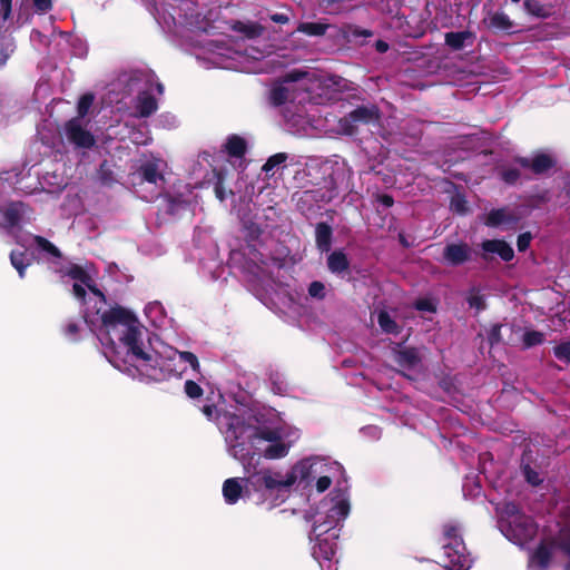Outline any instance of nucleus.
I'll return each mask as SVG.
<instances>
[{"instance_id":"0e129e2a","label":"nucleus","mask_w":570,"mask_h":570,"mask_svg":"<svg viewBox=\"0 0 570 570\" xmlns=\"http://www.w3.org/2000/svg\"><path fill=\"white\" fill-rule=\"evenodd\" d=\"M375 49H376L379 52L383 53V52H386V51L389 50V45H387V42H385V41H383V40H377V41L375 42Z\"/></svg>"},{"instance_id":"9d476101","label":"nucleus","mask_w":570,"mask_h":570,"mask_svg":"<svg viewBox=\"0 0 570 570\" xmlns=\"http://www.w3.org/2000/svg\"><path fill=\"white\" fill-rule=\"evenodd\" d=\"M482 22L493 33L507 32L510 33L514 28V22L503 11H489L483 18Z\"/></svg>"},{"instance_id":"ea45409f","label":"nucleus","mask_w":570,"mask_h":570,"mask_svg":"<svg viewBox=\"0 0 570 570\" xmlns=\"http://www.w3.org/2000/svg\"><path fill=\"white\" fill-rule=\"evenodd\" d=\"M550 199V191L548 189H544L540 193L530 195L528 197V205L532 208H539L540 206L549 203Z\"/></svg>"},{"instance_id":"2f4dec72","label":"nucleus","mask_w":570,"mask_h":570,"mask_svg":"<svg viewBox=\"0 0 570 570\" xmlns=\"http://www.w3.org/2000/svg\"><path fill=\"white\" fill-rule=\"evenodd\" d=\"M33 240H35V244L40 249L50 254L51 256H53L56 258H60L62 256L60 249L55 244H52L50 240H48L47 238L37 235L33 237Z\"/></svg>"},{"instance_id":"6ab92c4d","label":"nucleus","mask_w":570,"mask_h":570,"mask_svg":"<svg viewBox=\"0 0 570 570\" xmlns=\"http://www.w3.org/2000/svg\"><path fill=\"white\" fill-rule=\"evenodd\" d=\"M223 495L228 504H235L243 495V487L238 479H227L223 484Z\"/></svg>"},{"instance_id":"7ed1b4c3","label":"nucleus","mask_w":570,"mask_h":570,"mask_svg":"<svg viewBox=\"0 0 570 570\" xmlns=\"http://www.w3.org/2000/svg\"><path fill=\"white\" fill-rule=\"evenodd\" d=\"M558 165L557 157L547 151L537 150L530 157L514 156L512 164L500 165L498 176L501 181L508 186H515L521 183L522 169L529 170L534 176L548 175Z\"/></svg>"},{"instance_id":"5fc2aeb1","label":"nucleus","mask_w":570,"mask_h":570,"mask_svg":"<svg viewBox=\"0 0 570 570\" xmlns=\"http://www.w3.org/2000/svg\"><path fill=\"white\" fill-rule=\"evenodd\" d=\"M79 331L80 326L77 322H69L63 328L65 335L73 340L78 335Z\"/></svg>"},{"instance_id":"f8f14e48","label":"nucleus","mask_w":570,"mask_h":570,"mask_svg":"<svg viewBox=\"0 0 570 570\" xmlns=\"http://www.w3.org/2000/svg\"><path fill=\"white\" fill-rule=\"evenodd\" d=\"M505 513L513 518L511 524L513 523L519 528L525 538L532 537L535 533L533 520L530 517L520 513L517 504L508 503L505 505Z\"/></svg>"},{"instance_id":"603ef678","label":"nucleus","mask_w":570,"mask_h":570,"mask_svg":"<svg viewBox=\"0 0 570 570\" xmlns=\"http://www.w3.org/2000/svg\"><path fill=\"white\" fill-rule=\"evenodd\" d=\"M532 236L529 232L522 233L517 238V247L519 252H525L531 243Z\"/></svg>"},{"instance_id":"6e6552de","label":"nucleus","mask_w":570,"mask_h":570,"mask_svg":"<svg viewBox=\"0 0 570 570\" xmlns=\"http://www.w3.org/2000/svg\"><path fill=\"white\" fill-rule=\"evenodd\" d=\"M472 249L466 243L448 244L443 249V259L451 266H460L471 259Z\"/></svg>"},{"instance_id":"e433bc0d","label":"nucleus","mask_w":570,"mask_h":570,"mask_svg":"<svg viewBox=\"0 0 570 570\" xmlns=\"http://www.w3.org/2000/svg\"><path fill=\"white\" fill-rule=\"evenodd\" d=\"M444 543H455V541H463L460 535L459 527L453 523L443 525Z\"/></svg>"},{"instance_id":"49530a36","label":"nucleus","mask_w":570,"mask_h":570,"mask_svg":"<svg viewBox=\"0 0 570 570\" xmlns=\"http://www.w3.org/2000/svg\"><path fill=\"white\" fill-rule=\"evenodd\" d=\"M178 355L180 361L188 363L194 371L199 372L200 364L198 357L193 352L183 351Z\"/></svg>"},{"instance_id":"c756f323","label":"nucleus","mask_w":570,"mask_h":570,"mask_svg":"<svg viewBox=\"0 0 570 570\" xmlns=\"http://www.w3.org/2000/svg\"><path fill=\"white\" fill-rule=\"evenodd\" d=\"M544 342V334L540 331L530 330L525 331L522 337L523 348L528 350Z\"/></svg>"},{"instance_id":"20e7f679","label":"nucleus","mask_w":570,"mask_h":570,"mask_svg":"<svg viewBox=\"0 0 570 570\" xmlns=\"http://www.w3.org/2000/svg\"><path fill=\"white\" fill-rule=\"evenodd\" d=\"M380 119V110L375 105L358 106L338 120V127L344 135L353 136L358 132L361 125H371Z\"/></svg>"},{"instance_id":"a18cd8bd","label":"nucleus","mask_w":570,"mask_h":570,"mask_svg":"<svg viewBox=\"0 0 570 570\" xmlns=\"http://www.w3.org/2000/svg\"><path fill=\"white\" fill-rule=\"evenodd\" d=\"M522 472H523L525 481L529 484L537 487L542 482L539 473L535 470H533L529 464H525L522 466Z\"/></svg>"},{"instance_id":"052dcab7","label":"nucleus","mask_w":570,"mask_h":570,"mask_svg":"<svg viewBox=\"0 0 570 570\" xmlns=\"http://www.w3.org/2000/svg\"><path fill=\"white\" fill-rule=\"evenodd\" d=\"M271 20L276 23L285 24L289 21V18L285 13H274L271 16Z\"/></svg>"},{"instance_id":"13d9d810","label":"nucleus","mask_w":570,"mask_h":570,"mask_svg":"<svg viewBox=\"0 0 570 570\" xmlns=\"http://www.w3.org/2000/svg\"><path fill=\"white\" fill-rule=\"evenodd\" d=\"M12 0H0V13L3 20H7L11 14Z\"/></svg>"},{"instance_id":"412c9836","label":"nucleus","mask_w":570,"mask_h":570,"mask_svg":"<svg viewBox=\"0 0 570 570\" xmlns=\"http://www.w3.org/2000/svg\"><path fill=\"white\" fill-rule=\"evenodd\" d=\"M158 108L157 100L154 96L142 92L137 97V112L140 117L147 118L151 116Z\"/></svg>"},{"instance_id":"aec40b11","label":"nucleus","mask_w":570,"mask_h":570,"mask_svg":"<svg viewBox=\"0 0 570 570\" xmlns=\"http://www.w3.org/2000/svg\"><path fill=\"white\" fill-rule=\"evenodd\" d=\"M225 150L230 157L243 158L247 151V142L238 135H230L226 140Z\"/></svg>"},{"instance_id":"bb28decb","label":"nucleus","mask_w":570,"mask_h":570,"mask_svg":"<svg viewBox=\"0 0 570 570\" xmlns=\"http://www.w3.org/2000/svg\"><path fill=\"white\" fill-rule=\"evenodd\" d=\"M510 220L505 208L492 209L487 215L484 224L489 227H498Z\"/></svg>"},{"instance_id":"c9c22d12","label":"nucleus","mask_w":570,"mask_h":570,"mask_svg":"<svg viewBox=\"0 0 570 570\" xmlns=\"http://www.w3.org/2000/svg\"><path fill=\"white\" fill-rule=\"evenodd\" d=\"M553 355L557 360L560 362H563L564 364H570V342H561L557 346L553 347Z\"/></svg>"},{"instance_id":"864d4df0","label":"nucleus","mask_w":570,"mask_h":570,"mask_svg":"<svg viewBox=\"0 0 570 570\" xmlns=\"http://www.w3.org/2000/svg\"><path fill=\"white\" fill-rule=\"evenodd\" d=\"M33 7L37 12L46 13L52 9L51 0H32Z\"/></svg>"},{"instance_id":"a211bd4d","label":"nucleus","mask_w":570,"mask_h":570,"mask_svg":"<svg viewBox=\"0 0 570 570\" xmlns=\"http://www.w3.org/2000/svg\"><path fill=\"white\" fill-rule=\"evenodd\" d=\"M327 267L333 274H343L350 268V261L343 250H334L327 257Z\"/></svg>"},{"instance_id":"a19ab883","label":"nucleus","mask_w":570,"mask_h":570,"mask_svg":"<svg viewBox=\"0 0 570 570\" xmlns=\"http://www.w3.org/2000/svg\"><path fill=\"white\" fill-rule=\"evenodd\" d=\"M184 392L191 400L200 399L204 395L203 387L193 380H187L185 382Z\"/></svg>"},{"instance_id":"1a4fd4ad","label":"nucleus","mask_w":570,"mask_h":570,"mask_svg":"<svg viewBox=\"0 0 570 570\" xmlns=\"http://www.w3.org/2000/svg\"><path fill=\"white\" fill-rule=\"evenodd\" d=\"M482 258L488 261V254H497L502 261L510 262L514 258V250L504 239H485L481 243Z\"/></svg>"},{"instance_id":"680f3d73","label":"nucleus","mask_w":570,"mask_h":570,"mask_svg":"<svg viewBox=\"0 0 570 570\" xmlns=\"http://www.w3.org/2000/svg\"><path fill=\"white\" fill-rule=\"evenodd\" d=\"M452 206L454 208L455 212L458 213H465V200L460 198V199H455L453 203H452Z\"/></svg>"},{"instance_id":"6e6d98bb","label":"nucleus","mask_w":570,"mask_h":570,"mask_svg":"<svg viewBox=\"0 0 570 570\" xmlns=\"http://www.w3.org/2000/svg\"><path fill=\"white\" fill-rule=\"evenodd\" d=\"M332 484V479L327 475L320 476L316 481V490L320 493L325 492Z\"/></svg>"},{"instance_id":"de8ad7c7","label":"nucleus","mask_w":570,"mask_h":570,"mask_svg":"<svg viewBox=\"0 0 570 570\" xmlns=\"http://www.w3.org/2000/svg\"><path fill=\"white\" fill-rule=\"evenodd\" d=\"M308 295L314 298L323 299L325 297V285L320 281H314L308 286Z\"/></svg>"},{"instance_id":"79ce46f5","label":"nucleus","mask_w":570,"mask_h":570,"mask_svg":"<svg viewBox=\"0 0 570 570\" xmlns=\"http://www.w3.org/2000/svg\"><path fill=\"white\" fill-rule=\"evenodd\" d=\"M534 559L541 567H547L551 560V551L549 547L541 543L534 551Z\"/></svg>"},{"instance_id":"4d7b16f0","label":"nucleus","mask_w":570,"mask_h":570,"mask_svg":"<svg viewBox=\"0 0 570 570\" xmlns=\"http://www.w3.org/2000/svg\"><path fill=\"white\" fill-rule=\"evenodd\" d=\"M375 202L383 205L386 208H390L394 205V198L389 194H376Z\"/></svg>"},{"instance_id":"ddd939ff","label":"nucleus","mask_w":570,"mask_h":570,"mask_svg":"<svg viewBox=\"0 0 570 570\" xmlns=\"http://www.w3.org/2000/svg\"><path fill=\"white\" fill-rule=\"evenodd\" d=\"M474 38V33L470 30L451 31L444 36L445 45L455 51L462 50L465 46H471Z\"/></svg>"},{"instance_id":"09e8293b","label":"nucleus","mask_w":570,"mask_h":570,"mask_svg":"<svg viewBox=\"0 0 570 570\" xmlns=\"http://www.w3.org/2000/svg\"><path fill=\"white\" fill-rule=\"evenodd\" d=\"M502 324H493L488 333V342L490 346L498 345L502 342L501 336Z\"/></svg>"},{"instance_id":"f257e3e1","label":"nucleus","mask_w":570,"mask_h":570,"mask_svg":"<svg viewBox=\"0 0 570 570\" xmlns=\"http://www.w3.org/2000/svg\"><path fill=\"white\" fill-rule=\"evenodd\" d=\"M101 324L106 328V340L108 344L115 350V342L110 337L111 332L119 333V341L127 347L128 353L136 360L150 364L154 360L153 354L144 351L140 330V324L136 315L121 307L116 306L105 311L101 315Z\"/></svg>"},{"instance_id":"b1692460","label":"nucleus","mask_w":570,"mask_h":570,"mask_svg":"<svg viewBox=\"0 0 570 570\" xmlns=\"http://www.w3.org/2000/svg\"><path fill=\"white\" fill-rule=\"evenodd\" d=\"M396 362L399 365L403 367H414L420 363V356L414 347H406L401 350L396 355Z\"/></svg>"},{"instance_id":"3c124183","label":"nucleus","mask_w":570,"mask_h":570,"mask_svg":"<svg viewBox=\"0 0 570 570\" xmlns=\"http://www.w3.org/2000/svg\"><path fill=\"white\" fill-rule=\"evenodd\" d=\"M199 410L209 421L218 419V409L215 403H206Z\"/></svg>"},{"instance_id":"473e14b6","label":"nucleus","mask_w":570,"mask_h":570,"mask_svg":"<svg viewBox=\"0 0 570 570\" xmlns=\"http://www.w3.org/2000/svg\"><path fill=\"white\" fill-rule=\"evenodd\" d=\"M288 99V90L284 86L274 87L269 94L271 104L275 107L284 105Z\"/></svg>"},{"instance_id":"7c9ffc66","label":"nucleus","mask_w":570,"mask_h":570,"mask_svg":"<svg viewBox=\"0 0 570 570\" xmlns=\"http://www.w3.org/2000/svg\"><path fill=\"white\" fill-rule=\"evenodd\" d=\"M67 275L70 278L76 279L83 285H88V283H92L91 276L80 265H77V264H72L68 268Z\"/></svg>"},{"instance_id":"4c0bfd02","label":"nucleus","mask_w":570,"mask_h":570,"mask_svg":"<svg viewBox=\"0 0 570 570\" xmlns=\"http://www.w3.org/2000/svg\"><path fill=\"white\" fill-rule=\"evenodd\" d=\"M350 513V503L347 500H340L330 510L328 517L337 518V520L345 519Z\"/></svg>"},{"instance_id":"58836bf2","label":"nucleus","mask_w":570,"mask_h":570,"mask_svg":"<svg viewBox=\"0 0 570 570\" xmlns=\"http://www.w3.org/2000/svg\"><path fill=\"white\" fill-rule=\"evenodd\" d=\"M288 156L286 153H277L268 157L266 163L263 165L262 170L268 174L275 167L284 164L287 160Z\"/></svg>"},{"instance_id":"37998d69","label":"nucleus","mask_w":570,"mask_h":570,"mask_svg":"<svg viewBox=\"0 0 570 570\" xmlns=\"http://www.w3.org/2000/svg\"><path fill=\"white\" fill-rule=\"evenodd\" d=\"M214 174L216 177L214 185L215 195L220 202H224L226 199V189L224 186L225 175L220 170H215Z\"/></svg>"},{"instance_id":"f704fd0d","label":"nucleus","mask_w":570,"mask_h":570,"mask_svg":"<svg viewBox=\"0 0 570 570\" xmlns=\"http://www.w3.org/2000/svg\"><path fill=\"white\" fill-rule=\"evenodd\" d=\"M281 436L282 434L279 430L269 428L257 429L254 434L255 439L263 440L269 443L278 441Z\"/></svg>"},{"instance_id":"c85d7f7f","label":"nucleus","mask_w":570,"mask_h":570,"mask_svg":"<svg viewBox=\"0 0 570 570\" xmlns=\"http://www.w3.org/2000/svg\"><path fill=\"white\" fill-rule=\"evenodd\" d=\"M377 322L380 327L389 334H397L399 325L390 316V314L385 311L379 313Z\"/></svg>"},{"instance_id":"4468645a","label":"nucleus","mask_w":570,"mask_h":570,"mask_svg":"<svg viewBox=\"0 0 570 570\" xmlns=\"http://www.w3.org/2000/svg\"><path fill=\"white\" fill-rule=\"evenodd\" d=\"M321 535L322 533H317V549L314 551V553L325 560L331 561L337 551V543L335 542L337 535L334 533L331 535V538H321Z\"/></svg>"},{"instance_id":"5701e85b","label":"nucleus","mask_w":570,"mask_h":570,"mask_svg":"<svg viewBox=\"0 0 570 570\" xmlns=\"http://www.w3.org/2000/svg\"><path fill=\"white\" fill-rule=\"evenodd\" d=\"M289 445L284 443L281 438L278 441H274L263 450V455L268 460H277L285 458L288 454Z\"/></svg>"},{"instance_id":"e2e57ef3","label":"nucleus","mask_w":570,"mask_h":570,"mask_svg":"<svg viewBox=\"0 0 570 570\" xmlns=\"http://www.w3.org/2000/svg\"><path fill=\"white\" fill-rule=\"evenodd\" d=\"M86 286L94 295L100 297L101 299H105V294L97 287V285L94 282L88 283V285Z\"/></svg>"},{"instance_id":"f3484780","label":"nucleus","mask_w":570,"mask_h":570,"mask_svg":"<svg viewBox=\"0 0 570 570\" xmlns=\"http://www.w3.org/2000/svg\"><path fill=\"white\" fill-rule=\"evenodd\" d=\"M523 8L529 16L539 19H548L553 13L552 4L541 3L539 0H524Z\"/></svg>"},{"instance_id":"393cba45","label":"nucleus","mask_w":570,"mask_h":570,"mask_svg":"<svg viewBox=\"0 0 570 570\" xmlns=\"http://www.w3.org/2000/svg\"><path fill=\"white\" fill-rule=\"evenodd\" d=\"M328 27L323 22H301L296 30L309 37H321L326 33Z\"/></svg>"},{"instance_id":"f03ea898","label":"nucleus","mask_w":570,"mask_h":570,"mask_svg":"<svg viewBox=\"0 0 570 570\" xmlns=\"http://www.w3.org/2000/svg\"><path fill=\"white\" fill-rule=\"evenodd\" d=\"M313 464L308 459L297 462L291 472L285 478L279 472L273 473L269 470H264L253 473L246 480L245 494L250 495V491L259 493L257 503L265 500L267 494L275 491L288 490L297 480L308 481L312 475Z\"/></svg>"},{"instance_id":"cd10ccee","label":"nucleus","mask_w":570,"mask_h":570,"mask_svg":"<svg viewBox=\"0 0 570 570\" xmlns=\"http://www.w3.org/2000/svg\"><path fill=\"white\" fill-rule=\"evenodd\" d=\"M466 303L471 308H475L476 312L484 311L487 308V303L484 295L480 293V289L476 287H472L466 296Z\"/></svg>"},{"instance_id":"338daca9","label":"nucleus","mask_w":570,"mask_h":570,"mask_svg":"<svg viewBox=\"0 0 570 570\" xmlns=\"http://www.w3.org/2000/svg\"><path fill=\"white\" fill-rule=\"evenodd\" d=\"M9 58V55L3 50H0V65H4Z\"/></svg>"},{"instance_id":"bf43d9fd","label":"nucleus","mask_w":570,"mask_h":570,"mask_svg":"<svg viewBox=\"0 0 570 570\" xmlns=\"http://www.w3.org/2000/svg\"><path fill=\"white\" fill-rule=\"evenodd\" d=\"M82 285L83 284L75 283L72 286V292L77 298L85 301L86 296H87V292Z\"/></svg>"},{"instance_id":"39448f33","label":"nucleus","mask_w":570,"mask_h":570,"mask_svg":"<svg viewBox=\"0 0 570 570\" xmlns=\"http://www.w3.org/2000/svg\"><path fill=\"white\" fill-rule=\"evenodd\" d=\"M296 195V207L307 218L315 215L324 204L335 197L333 190L324 188L306 189Z\"/></svg>"},{"instance_id":"a878e982","label":"nucleus","mask_w":570,"mask_h":570,"mask_svg":"<svg viewBox=\"0 0 570 570\" xmlns=\"http://www.w3.org/2000/svg\"><path fill=\"white\" fill-rule=\"evenodd\" d=\"M10 262L21 278L24 276L26 268L31 264L30 258L23 250H12L10 253Z\"/></svg>"},{"instance_id":"c03bdc74","label":"nucleus","mask_w":570,"mask_h":570,"mask_svg":"<svg viewBox=\"0 0 570 570\" xmlns=\"http://www.w3.org/2000/svg\"><path fill=\"white\" fill-rule=\"evenodd\" d=\"M245 238L247 242H256L261 237L263 230L256 223L249 222L245 225Z\"/></svg>"},{"instance_id":"dca6fc26","label":"nucleus","mask_w":570,"mask_h":570,"mask_svg":"<svg viewBox=\"0 0 570 570\" xmlns=\"http://www.w3.org/2000/svg\"><path fill=\"white\" fill-rule=\"evenodd\" d=\"M230 29L235 32L242 33L247 39L259 38L265 28L258 22H243L240 20L233 21Z\"/></svg>"},{"instance_id":"4be33fe9","label":"nucleus","mask_w":570,"mask_h":570,"mask_svg":"<svg viewBox=\"0 0 570 570\" xmlns=\"http://www.w3.org/2000/svg\"><path fill=\"white\" fill-rule=\"evenodd\" d=\"M138 175L142 180L157 184L158 180H164L163 174L159 173L158 166L154 161H146L138 168Z\"/></svg>"},{"instance_id":"423d86ee","label":"nucleus","mask_w":570,"mask_h":570,"mask_svg":"<svg viewBox=\"0 0 570 570\" xmlns=\"http://www.w3.org/2000/svg\"><path fill=\"white\" fill-rule=\"evenodd\" d=\"M441 556L442 566L448 570H468L470 568V558L463 541L455 543H444Z\"/></svg>"},{"instance_id":"72a5a7b5","label":"nucleus","mask_w":570,"mask_h":570,"mask_svg":"<svg viewBox=\"0 0 570 570\" xmlns=\"http://www.w3.org/2000/svg\"><path fill=\"white\" fill-rule=\"evenodd\" d=\"M94 100H95V96L91 92H87V94L82 95L79 98V101L77 105L78 116L76 118H79L81 120V118L86 117L90 107L94 104Z\"/></svg>"},{"instance_id":"9b49d317","label":"nucleus","mask_w":570,"mask_h":570,"mask_svg":"<svg viewBox=\"0 0 570 570\" xmlns=\"http://www.w3.org/2000/svg\"><path fill=\"white\" fill-rule=\"evenodd\" d=\"M24 207L21 202H11L4 208L0 207V225L8 228L18 226L24 214Z\"/></svg>"},{"instance_id":"0eeeda50","label":"nucleus","mask_w":570,"mask_h":570,"mask_svg":"<svg viewBox=\"0 0 570 570\" xmlns=\"http://www.w3.org/2000/svg\"><path fill=\"white\" fill-rule=\"evenodd\" d=\"M65 130L68 140L78 148L89 149L96 144L94 135L82 127L79 118L68 120Z\"/></svg>"},{"instance_id":"69168bd1","label":"nucleus","mask_w":570,"mask_h":570,"mask_svg":"<svg viewBox=\"0 0 570 570\" xmlns=\"http://www.w3.org/2000/svg\"><path fill=\"white\" fill-rule=\"evenodd\" d=\"M399 242L404 248H410L412 246V243H410L403 232L399 233Z\"/></svg>"},{"instance_id":"774afa93","label":"nucleus","mask_w":570,"mask_h":570,"mask_svg":"<svg viewBox=\"0 0 570 570\" xmlns=\"http://www.w3.org/2000/svg\"><path fill=\"white\" fill-rule=\"evenodd\" d=\"M566 550L570 553V538L566 541Z\"/></svg>"},{"instance_id":"8fccbe9b","label":"nucleus","mask_w":570,"mask_h":570,"mask_svg":"<svg viewBox=\"0 0 570 570\" xmlns=\"http://www.w3.org/2000/svg\"><path fill=\"white\" fill-rule=\"evenodd\" d=\"M415 309L420 312L435 313L436 306L430 298H419L414 303Z\"/></svg>"},{"instance_id":"2eb2a0df","label":"nucleus","mask_w":570,"mask_h":570,"mask_svg":"<svg viewBox=\"0 0 570 570\" xmlns=\"http://www.w3.org/2000/svg\"><path fill=\"white\" fill-rule=\"evenodd\" d=\"M332 240H333L332 227L325 222L317 223L316 227H315V242H316L317 248L321 252H328L332 246Z\"/></svg>"}]
</instances>
